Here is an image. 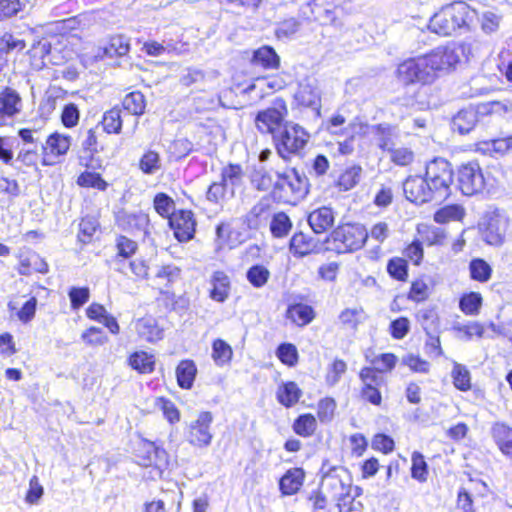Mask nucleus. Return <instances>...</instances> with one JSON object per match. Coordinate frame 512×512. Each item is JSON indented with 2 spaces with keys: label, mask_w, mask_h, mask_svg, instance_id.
I'll use <instances>...</instances> for the list:
<instances>
[{
  "label": "nucleus",
  "mask_w": 512,
  "mask_h": 512,
  "mask_svg": "<svg viewBox=\"0 0 512 512\" xmlns=\"http://www.w3.org/2000/svg\"><path fill=\"white\" fill-rule=\"evenodd\" d=\"M233 352L229 344L222 339H217L212 345V356L217 365H224L232 358Z\"/></svg>",
  "instance_id": "48"
},
{
  "label": "nucleus",
  "mask_w": 512,
  "mask_h": 512,
  "mask_svg": "<svg viewBox=\"0 0 512 512\" xmlns=\"http://www.w3.org/2000/svg\"><path fill=\"white\" fill-rule=\"evenodd\" d=\"M71 145V138L57 132L51 134L45 145H41L45 153L43 158V165H51L54 161L50 160L51 156H62L67 153Z\"/></svg>",
  "instance_id": "19"
},
{
  "label": "nucleus",
  "mask_w": 512,
  "mask_h": 512,
  "mask_svg": "<svg viewBox=\"0 0 512 512\" xmlns=\"http://www.w3.org/2000/svg\"><path fill=\"white\" fill-rule=\"evenodd\" d=\"M482 305V296L477 292L464 294L459 300V308L466 315H477Z\"/></svg>",
  "instance_id": "44"
},
{
  "label": "nucleus",
  "mask_w": 512,
  "mask_h": 512,
  "mask_svg": "<svg viewBox=\"0 0 512 512\" xmlns=\"http://www.w3.org/2000/svg\"><path fill=\"white\" fill-rule=\"evenodd\" d=\"M117 223L120 228L128 232H143L147 234L149 217L143 212L120 213L117 217Z\"/></svg>",
  "instance_id": "21"
},
{
  "label": "nucleus",
  "mask_w": 512,
  "mask_h": 512,
  "mask_svg": "<svg viewBox=\"0 0 512 512\" xmlns=\"http://www.w3.org/2000/svg\"><path fill=\"white\" fill-rule=\"evenodd\" d=\"M388 274L398 281H406L408 277L407 261L400 257H394L387 263Z\"/></svg>",
  "instance_id": "49"
},
{
  "label": "nucleus",
  "mask_w": 512,
  "mask_h": 512,
  "mask_svg": "<svg viewBox=\"0 0 512 512\" xmlns=\"http://www.w3.org/2000/svg\"><path fill=\"white\" fill-rule=\"evenodd\" d=\"M77 184L81 187L96 188L100 191H104L107 188L106 181L98 173L84 172L79 175Z\"/></svg>",
  "instance_id": "55"
},
{
  "label": "nucleus",
  "mask_w": 512,
  "mask_h": 512,
  "mask_svg": "<svg viewBox=\"0 0 512 512\" xmlns=\"http://www.w3.org/2000/svg\"><path fill=\"white\" fill-rule=\"evenodd\" d=\"M319 250V241L302 232L295 233L290 240V251L296 257H304Z\"/></svg>",
  "instance_id": "24"
},
{
  "label": "nucleus",
  "mask_w": 512,
  "mask_h": 512,
  "mask_svg": "<svg viewBox=\"0 0 512 512\" xmlns=\"http://www.w3.org/2000/svg\"><path fill=\"white\" fill-rule=\"evenodd\" d=\"M26 44L24 40L15 37L10 33H5L0 37V60L3 59L4 54H8L12 51L20 52L25 48Z\"/></svg>",
  "instance_id": "50"
},
{
  "label": "nucleus",
  "mask_w": 512,
  "mask_h": 512,
  "mask_svg": "<svg viewBox=\"0 0 512 512\" xmlns=\"http://www.w3.org/2000/svg\"><path fill=\"white\" fill-rule=\"evenodd\" d=\"M251 61L255 66L276 69L279 67L280 57L273 47L265 45L253 52Z\"/></svg>",
  "instance_id": "26"
},
{
  "label": "nucleus",
  "mask_w": 512,
  "mask_h": 512,
  "mask_svg": "<svg viewBox=\"0 0 512 512\" xmlns=\"http://www.w3.org/2000/svg\"><path fill=\"white\" fill-rule=\"evenodd\" d=\"M246 277L254 287L261 288L267 283L270 272L263 265H253L248 269Z\"/></svg>",
  "instance_id": "52"
},
{
  "label": "nucleus",
  "mask_w": 512,
  "mask_h": 512,
  "mask_svg": "<svg viewBox=\"0 0 512 512\" xmlns=\"http://www.w3.org/2000/svg\"><path fill=\"white\" fill-rule=\"evenodd\" d=\"M277 356L284 364L294 366L298 360L296 347L290 343H282L277 348Z\"/></svg>",
  "instance_id": "61"
},
{
  "label": "nucleus",
  "mask_w": 512,
  "mask_h": 512,
  "mask_svg": "<svg viewBox=\"0 0 512 512\" xmlns=\"http://www.w3.org/2000/svg\"><path fill=\"white\" fill-rule=\"evenodd\" d=\"M251 182L258 191L272 190L274 189L275 184V180L272 175L264 167L254 170Z\"/></svg>",
  "instance_id": "46"
},
{
  "label": "nucleus",
  "mask_w": 512,
  "mask_h": 512,
  "mask_svg": "<svg viewBox=\"0 0 512 512\" xmlns=\"http://www.w3.org/2000/svg\"><path fill=\"white\" fill-rule=\"evenodd\" d=\"M213 415L209 411L201 412L195 421H192L187 432V441L196 447H207L211 444L213 435L210 426Z\"/></svg>",
  "instance_id": "11"
},
{
  "label": "nucleus",
  "mask_w": 512,
  "mask_h": 512,
  "mask_svg": "<svg viewBox=\"0 0 512 512\" xmlns=\"http://www.w3.org/2000/svg\"><path fill=\"white\" fill-rule=\"evenodd\" d=\"M101 124L105 132L109 134H119L122 129L121 110L118 107H114L109 111H106L103 115Z\"/></svg>",
  "instance_id": "40"
},
{
  "label": "nucleus",
  "mask_w": 512,
  "mask_h": 512,
  "mask_svg": "<svg viewBox=\"0 0 512 512\" xmlns=\"http://www.w3.org/2000/svg\"><path fill=\"white\" fill-rule=\"evenodd\" d=\"M391 155V161L399 166H407L414 159V153L412 150L401 147V148H392V150L388 151Z\"/></svg>",
  "instance_id": "64"
},
{
  "label": "nucleus",
  "mask_w": 512,
  "mask_h": 512,
  "mask_svg": "<svg viewBox=\"0 0 512 512\" xmlns=\"http://www.w3.org/2000/svg\"><path fill=\"white\" fill-rule=\"evenodd\" d=\"M376 144L381 150H392L399 137V130L396 126L388 123H380L372 127Z\"/></svg>",
  "instance_id": "20"
},
{
  "label": "nucleus",
  "mask_w": 512,
  "mask_h": 512,
  "mask_svg": "<svg viewBox=\"0 0 512 512\" xmlns=\"http://www.w3.org/2000/svg\"><path fill=\"white\" fill-rule=\"evenodd\" d=\"M18 273L23 276H29L32 272L46 274L49 266L39 254L31 250L20 251Z\"/></svg>",
  "instance_id": "18"
},
{
  "label": "nucleus",
  "mask_w": 512,
  "mask_h": 512,
  "mask_svg": "<svg viewBox=\"0 0 512 512\" xmlns=\"http://www.w3.org/2000/svg\"><path fill=\"white\" fill-rule=\"evenodd\" d=\"M292 229V222L289 216L284 212H278L273 215L270 222V231L276 238L287 236Z\"/></svg>",
  "instance_id": "38"
},
{
  "label": "nucleus",
  "mask_w": 512,
  "mask_h": 512,
  "mask_svg": "<svg viewBox=\"0 0 512 512\" xmlns=\"http://www.w3.org/2000/svg\"><path fill=\"white\" fill-rule=\"evenodd\" d=\"M396 78L404 86L433 82L423 56L408 58L401 62L396 70Z\"/></svg>",
  "instance_id": "8"
},
{
  "label": "nucleus",
  "mask_w": 512,
  "mask_h": 512,
  "mask_svg": "<svg viewBox=\"0 0 512 512\" xmlns=\"http://www.w3.org/2000/svg\"><path fill=\"white\" fill-rule=\"evenodd\" d=\"M423 58L433 81L438 71L449 70L459 62L458 55L448 47L436 48L431 53L424 55Z\"/></svg>",
  "instance_id": "13"
},
{
  "label": "nucleus",
  "mask_w": 512,
  "mask_h": 512,
  "mask_svg": "<svg viewBox=\"0 0 512 512\" xmlns=\"http://www.w3.org/2000/svg\"><path fill=\"white\" fill-rule=\"evenodd\" d=\"M210 297L217 302H224L229 295V277L222 271L214 272L211 279Z\"/></svg>",
  "instance_id": "29"
},
{
  "label": "nucleus",
  "mask_w": 512,
  "mask_h": 512,
  "mask_svg": "<svg viewBox=\"0 0 512 512\" xmlns=\"http://www.w3.org/2000/svg\"><path fill=\"white\" fill-rule=\"evenodd\" d=\"M470 277L479 282H487L491 278L492 268L482 258L472 259L469 263Z\"/></svg>",
  "instance_id": "41"
},
{
  "label": "nucleus",
  "mask_w": 512,
  "mask_h": 512,
  "mask_svg": "<svg viewBox=\"0 0 512 512\" xmlns=\"http://www.w3.org/2000/svg\"><path fill=\"white\" fill-rule=\"evenodd\" d=\"M364 311L362 308H346L339 315V321L345 327L356 330L362 322Z\"/></svg>",
  "instance_id": "51"
},
{
  "label": "nucleus",
  "mask_w": 512,
  "mask_h": 512,
  "mask_svg": "<svg viewBox=\"0 0 512 512\" xmlns=\"http://www.w3.org/2000/svg\"><path fill=\"white\" fill-rule=\"evenodd\" d=\"M136 331L138 335L149 342H155L162 338V330L158 327L156 320L152 317H144L137 321Z\"/></svg>",
  "instance_id": "32"
},
{
  "label": "nucleus",
  "mask_w": 512,
  "mask_h": 512,
  "mask_svg": "<svg viewBox=\"0 0 512 512\" xmlns=\"http://www.w3.org/2000/svg\"><path fill=\"white\" fill-rule=\"evenodd\" d=\"M375 367H364L359 373V377L364 386L381 387L385 383L384 377Z\"/></svg>",
  "instance_id": "56"
},
{
  "label": "nucleus",
  "mask_w": 512,
  "mask_h": 512,
  "mask_svg": "<svg viewBox=\"0 0 512 512\" xmlns=\"http://www.w3.org/2000/svg\"><path fill=\"white\" fill-rule=\"evenodd\" d=\"M122 105L129 114L140 116L145 112V97L139 91L131 92L124 97Z\"/></svg>",
  "instance_id": "37"
},
{
  "label": "nucleus",
  "mask_w": 512,
  "mask_h": 512,
  "mask_svg": "<svg viewBox=\"0 0 512 512\" xmlns=\"http://www.w3.org/2000/svg\"><path fill=\"white\" fill-rule=\"evenodd\" d=\"M336 409V402L333 398H324L318 402L317 416L321 423L332 421Z\"/></svg>",
  "instance_id": "59"
},
{
  "label": "nucleus",
  "mask_w": 512,
  "mask_h": 512,
  "mask_svg": "<svg viewBox=\"0 0 512 512\" xmlns=\"http://www.w3.org/2000/svg\"><path fill=\"white\" fill-rule=\"evenodd\" d=\"M293 431L304 438L312 436L317 429L316 418L309 413L299 415L293 422Z\"/></svg>",
  "instance_id": "36"
},
{
  "label": "nucleus",
  "mask_w": 512,
  "mask_h": 512,
  "mask_svg": "<svg viewBox=\"0 0 512 512\" xmlns=\"http://www.w3.org/2000/svg\"><path fill=\"white\" fill-rule=\"evenodd\" d=\"M302 390L293 382H285L278 387L276 398L286 408L293 407L302 396Z\"/></svg>",
  "instance_id": "27"
},
{
  "label": "nucleus",
  "mask_w": 512,
  "mask_h": 512,
  "mask_svg": "<svg viewBox=\"0 0 512 512\" xmlns=\"http://www.w3.org/2000/svg\"><path fill=\"white\" fill-rule=\"evenodd\" d=\"M362 168L360 166H352L346 169L340 176L337 182L340 190L348 191L355 187L361 177Z\"/></svg>",
  "instance_id": "45"
},
{
  "label": "nucleus",
  "mask_w": 512,
  "mask_h": 512,
  "mask_svg": "<svg viewBox=\"0 0 512 512\" xmlns=\"http://www.w3.org/2000/svg\"><path fill=\"white\" fill-rule=\"evenodd\" d=\"M368 237L369 233L362 224H343L326 238V249L338 254L357 251L363 247Z\"/></svg>",
  "instance_id": "3"
},
{
  "label": "nucleus",
  "mask_w": 512,
  "mask_h": 512,
  "mask_svg": "<svg viewBox=\"0 0 512 512\" xmlns=\"http://www.w3.org/2000/svg\"><path fill=\"white\" fill-rule=\"evenodd\" d=\"M425 175L437 199L444 200L451 194L455 174L448 160L435 157L426 164Z\"/></svg>",
  "instance_id": "5"
},
{
  "label": "nucleus",
  "mask_w": 512,
  "mask_h": 512,
  "mask_svg": "<svg viewBox=\"0 0 512 512\" xmlns=\"http://www.w3.org/2000/svg\"><path fill=\"white\" fill-rule=\"evenodd\" d=\"M484 115H486L485 107L480 104L465 107L453 116L451 121L452 130L460 135L469 134L479 122V117Z\"/></svg>",
  "instance_id": "12"
},
{
  "label": "nucleus",
  "mask_w": 512,
  "mask_h": 512,
  "mask_svg": "<svg viewBox=\"0 0 512 512\" xmlns=\"http://www.w3.org/2000/svg\"><path fill=\"white\" fill-rule=\"evenodd\" d=\"M117 256L124 259L130 258L138 249V244L126 236L119 235L116 238Z\"/></svg>",
  "instance_id": "58"
},
{
  "label": "nucleus",
  "mask_w": 512,
  "mask_h": 512,
  "mask_svg": "<svg viewBox=\"0 0 512 512\" xmlns=\"http://www.w3.org/2000/svg\"><path fill=\"white\" fill-rule=\"evenodd\" d=\"M324 462L321 467V486L332 493L334 496L343 497L349 494L351 488V479L347 469L342 466H329Z\"/></svg>",
  "instance_id": "9"
},
{
  "label": "nucleus",
  "mask_w": 512,
  "mask_h": 512,
  "mask_svg": "<svg viewBox=\"0 0 512 512\" xmlns=\"http://www.w3.org/2000/svg\"><path fill=\"white\" fill-rule=\"evenodd\" d=\"M455 387L461 391L471 388V377L469 370L462 364L455 363L451 372Z\"/></svg>",
  "instance_id": "47"
},
{
  "label": "nucleus",
  "mask_w": 512,
  "mask_h": 512,
  "mask_svg": "<svg viewBox=\"0 0 512 512\" xmlns=\"http://www.w3.org/2000/svg\"><path fill=\"white\" fill-rule=\"evenodd\" d=\"M305 472L302 468L289 469L279 481V489L284 495H293L303 485Z\"/></svg>",
  "instance_id": "25"
},
{
  "label": "nucleus",
  "mask_w": 512,
  "mask_h": 512,
  "mask_svg": "<svg viewBox=\"0 0 512 512\" xmlns=\"http://www.w3.org/2000/svg\"><path fill=\"white\" fill-rule=\"evenodd\" d=\"M98 227V222L93 217H85L79 224L78 238L83 243H88Z\"/></svg>",
  "instance_id": "62"
},
{
  "label": "nucleus",
  "mask_w": 512,
  "mask_h": 512,
  "mask_svg": "<svg viewBox=\"0 0 512 512\" xmlns=\"http://www.w3.org/2000/svg\"><path fill=\"white\" fill-rule=\"evenodd\" d=\"M243 169L239 164H232L225 166L221 171V181L229 189L231 196H234L235 189L241 186L243 181Z\"/></svg>",
  "instance_id": "30"
},
{
  "label": "nucleus",
  "mask_w": 512,
  "mask_h": 512,
  "mask_svg": "<svg viewBox=\"0 0 512 512\" xmlns=\"http://www.w3.org/2000/svg\"><path fill=\"white\" fill-rule=\"evenodd\" d=\"M411 476L419 482H425L428 476V466L424 456L420 452L412 454Z\"/></svg>",
  "instance_id": "53"
},
{
  "label": "nucleus",
  "mask_w": 512,
  "mask_h": 512,
  "mask_svg": "<svg viewBox=\"0 0 512 512\" xmlns=\"http://www.w3.org/2000/svg\"><path fill=\"white\" fill-rule=\"evenodd\" d=\"M131 367L140 373H151L154 370V356L144 351L133 353L129 357Z\"/></svg>",
  "instance_id": "39"
},
{
  "label": "nucleus",
  "mask_w": 512,
  "mask_h": 512,
  "mask_svg": "<svg viewBox=\"0 0 512 512\" xmlns=\"http://www.w3.org/2000/svg\"><path fill=\"white\" fill-rule=\"evenodd\" d=\"M179 242H187L194 237L196 221L190 210H179L172 214L168 222Z\"/></svg>",
  "instance_id": "15"
},
{
  "label": "nucleus",
  "mask_w": 512,
  "mask_h": 512,
  "mask_svg": "<svg viewBox=\"0 0 512 512\" xmlns=\"http://www.w3.org/2000/svg\"><path fill=\"white\" fill-rule=\"evenodd\" d=\"M476 16V11L467 3L455 1L436 12L430 18L428 27L431 32L440 36H449L457 30L469 29Z\"/></svg>",
  "instance_id": "1"
},
{
  "label": "nucleus",
  "mask_w": 512,
  "mask_h": 512,
  "mask_svg": "<svg viewBox=\"0 0 512 512\" xmlns=\"http://www.w3.org/2000/svg\"><path fill=\"white\" fill-rule=\"evenodd\" d=\"M313 19L322 25L333 24L336 19L335 8L325 6L323 1L313 0L310 4Z\"/></svg>",
  "instance_id": "35"
},
{
  "label": "nucleus",
  "mask_w": 512,
  "mask_h": 512,
  "mask_svg": "<svg viewBox=\"0 0 512 512\" xmlns=\"http://www.w3.org/2000/svg\"><path fill=\"white\" fill-rule=\"evenodd\" d=\"M197 368L192 360H182L176 368L177 383L182 389H190L193 386Z\"/></svg>",
  "instance_id": "33"
},
{
  "label": "nucleus",
  "mask_w": 512,
  "mask_h": 512,
  "mask_svg": "<svg viewBox=\"0 0 512 512\" xmlns=\"http://www.w3.org/2000/svg\"><path fill=\"white\" fill-rule=\"evenodd\" d=\"M153 205L156 212L169 220L172 214H176L175 211V202L174 200L166 193L160 192L157 193L153 200Z\"/></svg>",
  "instance_id": "42"
},
{
  "label": "nucleus",
  "mask_w": 512,
  "mask_h": 512,
  "mask_svg": "<svg viewBox=\"0 0 512 512\" xmlns=\"http://www.w3.org/2000/svg\"><path fill=\"white\" fill-rule=\"evenodd\" d=\"M286 315L288 319L298 326L309 324L315 317L313 308L302 303L290 305L287 309Z\"/></svg>",
  "instance_id": "34"
},
{
  "label": "nucleus",
  "mask_w": 512,
  "mask_h": 512,
  "mask_svg": "<svg viewBox=\"0 0 512 512\" xmlns=\"http://www.w3.org/2000/svg\"><path fill=\"white\" fill-rule=\"evenodd\" d=\"M309 188L310 182L306 174L291 168L276 173L271 197L278 203L295 204L308 195Z\"/></svg>",
  "instance_id": "2"
},
{
  "label": "nucleus",
  "mask_w": 512,
  "mask_h": 512,
  "mask_svg": "<svg viewBox=\"0 0 512 512\" xmlns=\"http://www.w3.org/2000/svg\"><path fill=\"white\" fill-rule=\"evenodd\" d=\"M102 50V57L109 58L122 57L130 51L129 39L124 35H114L110 37L109 42Z\"/></svg>",
  "instance_id": "31"
},
{
  "label": "nucleus",
  "mask_w": 512,
  "mask_h": 512,
  "mask_svg": "<svg viewBox=\"0 0 512 512\" xmlns=\"http://www.w3.org/2000/svg\"><path fill=\"white\" fill-rule=\"evenodd\" d=\"M68 296L70 299L71 308L73 310H78L86 302H88L90 291L88 287H72L68 292Z\"/></svg>",
  "instance_id": "60"
},
{
  "label": "nucleus",
  "mask_w": 512,
  "mask_h": 512,
  "mask_svg": "<svg viewBox=\"0 0 512 512\" xmlns=\"http://www.w3.org/2000/svg\"><path fill=\"white\" fill-rule=\"evenodd\" d=\"M465 215L464 209L459 205H450L438 210L434 219L438 223H445L451 220H461Z\"/></svg>",
  "instance_id": "54"
},
{
  "label": "nucleus",
  "mask_w": 512,
  "mask_h": 512,
  "mask_svg": "<svg viewBox=\"0 0 512 512\" xmlns=\"http://www.w3.org/2000/svg\"><path fill=\"white\" fill-rule=\"evenodd\" d=\"M479 228L486 243L495 246L502 244L504 229L502 228V219L498 213H485L479 222Z\"/></svg>",
  "instance_id": "16"
},
{
  "label": "nucleus",
  "mask_w": 512,
  "mask_h": 512,
  "mask_svg": "<svg viewBox=\"0 0 512 512\" xmlns=\"http://www.w3.org/2000/svg\"><path fill=\"white\" fill-rule=\"evenodd\" d=\"M21 110L22 98L20 94L10 87L3 88L0 91V126L12 120Z\"/></svg>",
  "instance_id": "17"
},
{
  "label": "nucleus",
  "mask_w": 512,
  "mask_h": 512,
  "mask_svg": "<svg viewBox=\"0 0 512 512\" xmlns=\"http://www.w3.org/2000/svg\"><path fill=\"white\" fill-rule=\"evenodd\" d=\"M146 446L149 448L150 456H143L138 463L144 467L154 466L158 469L166 468L169 462L168 453L163 448L156 446L153 442L146 441Z\"/></svg>",
  "instance_id": "28"
},
{
  "label": "nucleus",
  "mask_w": 512,
  "mask_h": 512,
  "mask_svg": "<svg viewBox=\"0 0 512 512\" xmlns=\"http://www.w3.org/2000/svg\"><path fill=\"white\" fill-rule=\"evenodd\" d=\"M428 183L426 175L422 176H409L403 182V191L407 200L417 205L424 204L431 201H441L437 199L436 192Z\"/></svg>",
  "instance_id": "10"
},
{
  "label": "nucleus",
  "mask_w": 512,
  "mask_h": 512,
  "mask_svg": "<svg viewBox=\"0 0 512 512\" xmlns=\"http://www.w3.org/2000/svg\"><path fill=\"white\" fill-rule=\"evenodd\" d=\"M309 138L310 134L302 126L289 121L274 134L272 140L278 155L283 160H289L292 156L300 155Z\"/></svg>",
  "instance_id": "4"
},
{
  "label": "nucleus",
  "mask_w": 512,
  "mask_h": 512,
  "mask_svg": "<svg viewBox=\"0 0 512 512\" xmlns=\"http://www.w3.org/2000/svg\"><path fill=\"white\" fill-rule=\"evenodd\" d=\"M287 104L284 99L276 98L271 106L259 110L255 116V126L262 134H277L287 124Z\"/></svg>",
  "instance_id": "6"
},
{
  "label": "nucleus",
  "mask_w": 512,
  "mask_h": 512,
  "mask_svg": "<svg viewBox=\"0 0 512 512\" xmlns=\"http://www.w3.org/2000/svg\"><path fill=\"white\" fill-rule=\"evenodd\" d=\"M417 317L426 334H429V331L435 332L438 317L434 309H422Z\"/></svg>",
  "instance_id": "63"
},
{
  "label": "nucleus",
  "mask_w": 512,
  "mask_h": 512,
  "mask_svg": "<svg viewBox=\"0 0 512 512\" xmlns=\"http://www.w3.org/2000/svg\"><path fill=\"white\" fill-rule=\"evenodd\" d=\"M335 215L330 207H320L308 216V223L316 234L328 231L334 225Z\"/></svg>",
  "instance_id": "22"
},
{
  "label": "nucleus",
  "mask_w": 512,
  "mask_h": 512,
  "mask_svg": "<svg viewBox=\"0 0 512 512\" xmlns=\"http://www.w3.org/2000/svg\"><path fill=\"white\" fill-rule=\"evenodd\" d=\"M140 170L146 175H153L161 169V158L158 152L148 150L139 161Z\"/></svg>",
  "instance_id": "43"
},
{
  "label": "nucleus",
  "mask_w": 512,
  "mask_h": 512,
  "mask_svg": "<svg viewBox=\"0 0 512 512\" xmlns=\"http://www.w3.org/2000/svg\"><path fill=\"white\" fill-rule=\"evenodd\" d=\"M453 188L465 196H474L485 188L483 171L476 161L462 164L455 174Z\"/></svg>",
  "instance_id": "7"
},
{
  "label": "nucleus",
  "mask_w": 512,
  "mask_h": 512,
  "mask_svg": "<svg viewBox=\"0 0 512 512\" xmlns=\"http://www.w3.org/2000/svg\"><path fill=\"white\" fill-rule=\"evenodd\" d=\"M294 98L299 105L311 108L315 116L320 117L321 94L316 80L310 78L303 79L298 85Z\"/></svg>",
  "instance_id": "14"
},
{
  "label": "nucleus",
  "mask_w": 512,
  "mask_h": 512,
  "mask_svg": "<svg viewBox=\"0 0 512 512\" xmlns=\"http://www.w3.org/2000/svg\"><path fill=\"white\" fill-rule=\"evenodd\" d=\"M24 7L21 0H0V21L16 16Z\"/></svg>",
  "instance_id": "57"
},
{
  "label": "nucleus",
  "mask_w": 512,
  "mask_h": 512,
  "mask_svg": "<svg viewBox=\"0 0 512 512\" xmlns=\"http://www.w3.org/2000/svg\"><path fill=\"white\" fill-rule=\"evenodd\" d=\"M491 434L499 450L512 459V428L505 423L497 422L492 426Z\"/></svg>",
  "instance_id": "23"
}]
</instances>
